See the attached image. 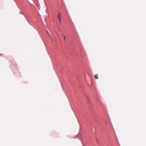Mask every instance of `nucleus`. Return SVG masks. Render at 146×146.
<instances>
[{"instance_id":"f257e3e1","label":"nucleus","mask_w":146,"mask_h":146,"mask_svg":"<svg viewBox=\"0 0 146 146\" xmlns=\"http://www.w3.org/2000/svg\"><path fill=\"white\" fill-rule=\"evenodd\" d=\"M61 14L60 13H58V15L57 16V17L58 19H61Z\"/></svg>"},{"instance_id":"f03ea898","label":"nucleus","mask_w":146,"mask_h":146,"mask_svg":"<svg viewBox=\"0 0 146 146\" xmlns=\"http://www.w3.org/2000/svg\"><path fill=\"white\" fill-rule=\"evenodd\" d=\"M95 77L96 79H98V75L97 74H96L95 75Z\"/></svg>"},{"instance_id":"7ed1b4c3","label":"nucleus","mask_w":146,"mask_h":146,"mask_svg":"<svg viewBox=\"0 0 146 146\" xmlns=\"http://www.w3.org/2000/svg\"><path fill=\"white\" fill-rule=\"evenodd\" d=\"M46 31L47 34H48V35L49 36H50V34L49 33H48V31L47 30H46Z\"/></svg>"},{"instance_id":"20e7f679","label":"nucleus","mask_w":146,"mask_h":146,"mask_svg":"<svg viewBox=\"0 0 146 146\" xmlns=\"http://www.w3.org/2000/svg\"><path fill=\"white\" fill-rule=\"evenodd\" d=\"M58 20H59V22H60V23H61V19H58Z\"/></svg>"},{"instance_id":"39448f33","label":"nucleus","mask_w":146,"mask_h":146,"mask_svg":"<svg viewBox=\"0 0 146 146\" xmlns=\"http://www.w3.org/2000/svg\"><path fill=\"white\" fill-rule=\"evenodd\" d=\"M64 40H65V39H66V37H65V36H64Z\"/></svg>"}]
</instances>
